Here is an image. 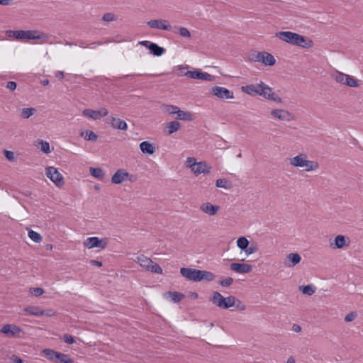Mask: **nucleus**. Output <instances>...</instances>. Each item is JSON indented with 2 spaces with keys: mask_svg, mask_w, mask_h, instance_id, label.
<instances>
[{
  "mask_svg": "<svg viewBox=\"0 0 363 363\" xmlns=\"http://www.w3.org/2000/svg\"><path fill=\"white\" fill-rule=\"evenodd\" d=\"M279 40L302 48H311L313 42L309 38L291 31H280L275 34Z\"/></svg>",
  "mask_w": 363,
  "mask_h": 363,
  "instance_id": "nucleus-1",
  "label": "nucleus"
},
{
  "mask_svg": "<svg viewBox=\"0 0 363 363\" xmlns=\"http://www.w3.org/2000/svg\"><path fill=\"white\" fill-rule=\"evenodd\" d=\"M6 35L8 38L16 40H41L42 43H45L48 40V36L38 30H7Z\"/></svg>",
  "mask_w": 363,
  "mask_h": 363,
  "instance_id": "nucleus-2",
  "label": "nucleus"
},
{
  "mask_svg": "<svg viewBox=\"0 0 363 363\" xmlns=\"http://www.w3.org/2000/svg\"><path fill=\"white\" fill-rule=\"evenodd\" d=\"M289 163L291 166L302 168L306 172L316 171L319 168V164L316 161L308 160V156L304 153L290 158Z\"/></svg>",
  "mask_w": 363,
  "mask_h": 363,
  "instance_id": "nucleus-3",
  "label": "nucleus"
},
{
  "mask_svg": "<svg viewBox=\"0 0 363 363\" xmlns=\"http://www.w3.org/2000/svg\"><path fill=\"white\" fill-rule=\"evenodd\" d=\"M331 77L336 83L342 86L350 88H357L360 86V81L359 79L352 75L343 73L338 70H335L331 74Z\"/></svg>",
  "mask_w": 363,
  "mask_h": 363,
  "instance_id": "nucleus-4",
  "label": "nucleus"
},
{
  "mask_svg": "<svg viewBox=\"0 0 363 363\" xmlns=\"http://www.w3.org/2000/svg\"><path fill=\"white\" fill-rule=\"evenodd\" d=\"M185 165L190 169L195 175L201 174L209 173L211 167L204 161L196 162L194 157H188L186 160Z\"/></svg>",
  "mask_w": 363,
  "mask_h": 363,
  "instance_id": "nucleus-5",
  "label": "nucleus"
},
{
  "mask_svg": "<svg viewBox=\"0 0 363 363\" xmlns=\"http://www.w3.org/2000/svg\"><path fill=\"white\" fill-rule=\"evenodd\" d=\"M136 262L147 271L160 274L162 273V269L158 264L155 263L150 258L143 255L138 256Z\"/></svg>",
  "mask_w": 363,
  "mask_h": 363,
  "instance_id": "nucleus-6",
  "label": "nucleus"
},
{
  "mask_svg": "<svg viewBox=\"0 0 363 363\" xmlns=\"http://www.w3.org/2000/svg\"><path fill=\"white\" fill-rule=\"evenodd\" d=\"M277 104L282 103V99L272 91V89L263 82H259V95Z\"/></svg>",
  "mask_w": 363,
  "mask_h": 363,
  "instance_id": "nucleus-7",
  "label": "nucleus"
},
{
  "mask_svg": "<svg viewBox=\"0 0 363 363\" xmlns=\"http://www.w3.org/2000/svg\"><path fill=\"white\" fill-rule=\"evenodd\" d=\"M270 116L283 122H290L295 120V116L289 111L283 108H274L270 111Z\"/></svg>",
  "mask_w": 363,
  "mask_h": 363,
  "instance_id": "nucleus-8",
  "label": "nucleus"
},
{
  "mask_svg": "<svg viewBox=\"0 0 363 363\" xmlns=\"http://www.w3.org/2000/svg\"><path fill=\"white\" fill-rule=\"evenodd\" d=\"M252 60L257 62H261L266 66H272L276 62L274 57L264 51L255 53L252 57Z\"/></svg>",
  "mask_w": 363,
  "mask_h": 363,
  "instance_id": "nucleus-9",
  "label": "nucleus"
},
{
  "mask_svg": "<svg viewBox=\"0 0 363 363\" xmlns=\"http://www.w3.org/2000/svg\"><path fill=\"white\" fill-rule=\"evenodd\" d=\"M45 174L58 187L65 183L62 174L54 167H48L45 169Z\"/></svg>",
  "mask_w": 363,
  "mask_h": 363,
  "instance_id": "nucleus-10",
  "label": "nucleus"
},
{
  "mask_svg": "<svg viewBox=\"0 0 363 363\" xmlns=\"http://www.w3.org/2000/svg\"><path fill=\"white\" fill-rule=\"evenodd\" d=\"M108 243L107 238L100 239L98 237H90L86 238L84 242V245L88 249L98 247L100 249H105Z\"/></svg>",
  "mask_w": 363,
  "mask_h": 363,
  "instance_id": "nucleus-11",
  "label": "nucleus"
},
{
  "mask_svg": "<svg viewBox=\"0 0 363 363\" xmlns=\"http://www.w3.org/2000/svg\"><path fill=\"white\" fill-rule=\"evenodd\" d=\"M211 93L220 99H234L233 91L223 86H215L212 87Z\"/></svg>",
  "mask_w": 363,
  "mask_h": 363,
  "instance_id": "nucleus-12",
  "label": "nucleus"
},
{
  "mask_svg": "<svg viewBox=\"0 0 363 363\" xmlns=\"http://www.w3.org/2000/svg\"><path fill=\"white\" fill-rule=\"evenodd\" d=\"M180 274L189 281H199L200 269L182 267L180 269Z\"/></svg>",
  "mask_w": 363,
  "mask_h": 363,
  "instance_id": "nucleus-13",
  "label": "nucleus"
},
{
  "mask_svg": "<svg viewBox=\"0 0 363 363\" xmlns=\"http://www.w3.org/2000/svg\"><path fill=\"white\" fill-rule=\"evenodd\" d=\"M147 26L154 29L170 30L172 28L169 22L166 19H154L147 22Z\"/></svg>",
  "mask_w": 363,
  "mask_h": 363,
  "instance_id": "nucleus-14",
  "label": "nucleus"
},
{
  "mask_svg": "<svg viewBox=\"0 0 363 363\" xmlns=\"http://www.w3.org/2000/svg\"><path fill=\"white\" fill-rule=\"evenodd\" d=\"M186 76L191 79H202L205 81L211 82L215 79V77L207 73V72H202L198 70L194 71H188L186 72Z\"/></svg>",
  "mask_w": 363,
  "mask_h": 363,
  "instance_id": "nucleus-15",
  "label": "nucleus"
},
{
  "mask_svg": "<svg viewBox=\"0 0 363 363\" xmlns=\"http://www.w3.org/2000/svg\"><path fill=\"white\" fill-rule=\"evenodd\" d=\"M140 43L141 45L145 46L146 48H147L150 50V52L152 55H155V56H158V57L161 56L165 52L164 48H163L162 47L159 46L156 43H151V42L147 41V40L142 41Z\"/></svg>",
  "mask_w": 363,
  "mask_h": 363,
  "instance_id": "nucleus-16",
  "label": "nucleus"
},
{
  "mask_svg": "<svg viewBox=\"0 0 363 363\" xmlns=\"http://www.w3.org/2000/svg\"><path fill=\"white\" fill-rule=\"evenodd\" d=\"M107 123H109L111 125V127L114 129L121 130H126L128 129L127 123L119 118L109 116L107 118Z\"/></svg>",
  "mask_w": 363,
  "mask_h": 363,
  "instance_id": "nucleus-17",
  "label": "nucleus"
},
{
  "mask_svg": "<svg viewBox=\"0 0 363 363\" xmlns=\"http://www.w3.org/2000/svg\"><path fill=\"white\" fill-rule=\"evenodd\" d=\"M230 269L237 273L247 274L252 270V266L245 263H232Z\"/></svg>",
  "mask_w": 363,
  "mask_h": 363,
  "instance_id": "nucleus-18",
  "label": "nucleus"
},
{
  "mask_svg": "<svg viewBox=\"0 0 363 363\" xmlns=\"http://www.w3.org/2000/svg\"><path fill=\"white\" fill-rule=\"evenodd\" d=\"M301 260V257L298 253H289L284 261V265L287 267H294Z\"/></svg>",
  "mask_w": 363,
  "mask_h": 363,
  "instance_id": "nucleus-19",
  "label": "nucleus"
},
{
  "mask_svg": "<svg viewBox=\"0 0 363 363\" xmlns=\"http://www.w3.org/2000/svg\"><path fill=\"white\" fill-rule=\"evenodd\" d=\"M127 176L128 172L124 169H120L114 173L111 180L113 184H120L126 181Z\"/></svg>",
  "mask_w": 363,
  "mask_h": 363,
  "instance_id": "nucleus-20",
  "label": "nucleus"
},
{
  "mask_svg": "<svg viewBox=\"0 0 363 363\" xmlns=\"http://www.w3.org/2000/svg\"><path fill=\"white\" fill-rule=\"evenodd\" d=\"M0 332L9 336H15L21 332V329L16 325L6 324L0 330Z\"/></svg>",
  "mask_w": 363,
  "mask_h": 363,
  "instance_id": "nucleus-21",
  "label": "nucleus"
},
{
  "mask_svg": "<svg viewBox=\"0 0 363 363\" xmlns=\"http://www.w3.org/2000/svg\"><path fill=\"white\" fill-rule=\"evenodd\" d=\"M220 207L217 205H212L211 203H204L200 206V210L209 215L214 216L218 211Z\"/></svg>",
  "mask_w": 363,
  "mask_h": 363,
  "instance_id": "nucleus-22",
  "label": "nucleus"
},
{
  "mask_svg": "<svg viewBox=\"0 0 363 363\" xmlns=\"http://www.w3.org/2000/svg\"><path fill=\"white\" fill-rule=\"evenodd\" d=\"M259 83L257 84H249L246 86H242L241 87V90L242 92L247 94L255 96L259 95Z\"/></svg>",
  "mask_w": 363,
  "mask_h": 363,
  "instance_id": "nucleus-23",
  "label": "nucleus"
},
{
  "mask_svg": "<svg viewBox=\"0 0 363 363\" xmlns=\"http://www.w3.org/2000/svg\"><path fill=\"white\" fill-rule=\"evenodd\" d=\"M139 147L141 152L144 154L152 155L156 150L155 146L148 141L140 143Z\"/></svg>",
  "mask_w": 363,
  "mask_h": 363,
  "instance_id": "nucleus-24",
  "label": "nucleus"
},
{
  "mask_svg": "<svg viewBox=\"0 0 363 363\" xmlns=\"http://www.w3.org/2000/svg\"><path fill=\"white\" fill-rule=\"evenodd\" d=\"M346 242V238L344 235H337L334 239V242L330 244L333 248H342L344 246L347 245Z\"/></svg>",
  "mask_w": 363,
  "mask_h": 363,
  "instance_id": "nucleus-25",
  "label": "nucleus"
},
{
  "mask_svg": "<svg viewBox=\"0 0 363 363\" xmlns=\"http://www.w3.org/2000/svg\"><path fill=\"white\" fill-rule=\"evenodd\" d=\"M211 301L218 306V308H221L223 306V303L224 301V297L218 291H214L212 294V296L211 298Z\"/></svg>",
  "mask_w": 363,
  "mask_h": 363,
  "instance_id": "nucleus-26",
  "label": "nucleus"
},
{
  "mask_svg": "<svg viewBox=\"0 0 363 363\" xmlns=\"http://www.w3.org/2000/svg\"><path fill=\"white\" fill-rule=\"evenodd\" d=\"M180 128H181V124L179 121H174L169 122L166 125L167 133L168 135H172L174 133L179 130L180 129Z\"/></svg>",
  "mask_w": 363,
  "mask_h": 363,
  "instance_id": "nucleus-27",
  "label": "nucleus"
},
{
  "mask_svg": "<svg viewBox=\"0 0 363 363\" xmlns=\"http://www.w3.org/2000/svg\"><path fill=\"white\" fill-rule=\"evenodd\" d=\"M177 118L179 120L186 121H191L194 120L193 114L189 111H182L179 108L177 113Z\"/></svg>",
  "mask_w": 363,
  "mask_h": 363,
  "instance_id": "nucleus-28",
  "label": "nucleus"
},
{
  "mask_svg": "<svg viewBox=\"0 0 363 363\" xmlns=\"http://www.w3.org/2000/svg\"><path fill=\"white\" fill-rule=\"evenodd\" d=\"M24 311L34 316H43L44 315V311L38 306H28L25 308Z\"/></svg>",
  "mask_w": 363,
  "mask_h": 363,
  "instance_id": "nucleus-29",
  "label": "nucleus"
},
{
  "mask_svg": "<svg viewBox=\"0 0 363 363\" xmlns=\"http://www.w3.org/2000/svg\"><path fill=\"white\" fill-rule=\"evenodd\" d=\"M215 278H216V276L213 273L208 272V271L200 270L199 281H213Z\"/></svg>",
  "mask_w": 363,
  "mask_h": 363,
  "instance_id": "nucleus-30",
  "label": "nucleus"
},
{
  "mask_svg": "<svg viewBox=\"0 0 363 363\" xmlns=\"http://www.w3.org/2000/svg\"><path fill=\"white\" fill-rule=\"evenodd\" d=\"M236 303V298L233 296H229L224 297V301L223 303L222 309H228L230 307L234 306Z\"/></svg>",
  "mask_w": 363,
  "mask_h": 363,
  "instance_id": "nucleus-31",
  "label": "nucleus"
},
{
  "mask_svg": "<svg viewBox=\"0 0 363 363\" xmlns=\"http://www.w3.org/2000/svg\"><path fill=\"white\" fill-rule=\"evenodd\" d=\"M35 112V108H23L21 110L20 116L23 118L28 119L34 115Z\"/></svg>",
  "mask_w": 363,
  "mask_h": 363,
  "instance_id": "nucleus-32",
  "label": "nucleus"
},
{
  "mask_svg": "<svg viewBox=\"0 0 363 363\" xmlns=\"http://www.w3.org/2000/svg\"><path fill=\"white\" fill-rule=\"evenodd\" d=\"M90 174L95 178L99 179H103L105 175L104 170L101 168L97 167H90L89 169Z\"/></svg>",
  "mask_w": 363,
  "mask_h": 363,
  "instance_id": "nucleus-33",
  "label": "nucleus"
},
{
  "mask_svg": "<svg viewBox=\"0 0 363 363\" xmlns=\"http://www.w3.org/2000/svg\"><path fill=\"white\" fill-rule=\"evenodd\" d=\"M81 135L88 141L94 142L96 141L98 138L97 135L92 130H89L82 132Z\"/></svg>",
  "mask_w": 363,
  "mask_h": 363,
  "instance_id": "nucleus-34",
  "label": "nucleus"
},
{
  "mask_svg": "<svg viewBox=\"0 0 363 363\" xmlns=\"http://www.w3.org/2000/svg\"><path fill=\"white\" fill-rule=\"evenodd\" d=\"M43 353L50 360L55 362L56 359L59 357V352L55 351L51 349H44Z\"/></svg>",
  "mask_w": 363,
  "mask_h": 363,
  "instance_id": "nucleus-35",
  "label": "nucleus"
},
{
  "mask_svg": "<svg viewBox=\"0 0 363 363\" xmlns=\"http://www.w3.org/2000/svg\"><path fill=\"white\" fill-rule=\"evenodd\" d=\"M161 108L164 113L172 115L177 114L179 107L174 105L164 104L162 106Z\"/></svg>",
  "mask_w": 363,
  "mask_h": 363,
  "instance_id": "nucleus-36",
  "label": "nucleus"
},
{
  "mask_svg": "<svg viewBox=\"0 0 363 363\" xmlns=\"http://www.w3.org/2000/svg\"><path fill=\"white\" fill-rule=\"evenodd\" d=\"M59 357L56 359L55 363H73L72 359L69 357L67 354L59 352Z\"/></svg>",
  "mask_w": 363,
  "mask_h": 363,
  "instance_id": "nucleus-37",
  "label": "nucleus"
},
{
  "mask_svg": "<svg viewBox=\"0 0 363 363\" xmlns=\"http://www.w3.org/2000/svg\"><path fill=\"white\" fill-rule=\"evenodd\" d=\"M236 243L238 247L245 252L250 242L245 237H240L238 239Z\"/></svg>",
  "mask_w": 363,
  "mask_h": 363,
  "instance_id": "nucleus-38",
  "label": "nucleus"
},
{
  "mask_svg": "<svg viewBox=\"0 0 363 363\" xmlns=\"http://www.w3.org/2000/svg\"><path fill=\"white\" fill-rule=\"evenodd\" d=\"M216 186L218 188L229 189L231 186V184L225 179H218L216 182Z\"/></svg>",
  "mask_w": 363,
  "mask_h": 363,
  "instance_id": "nucleus-39",
  "label": "nucleus"
},
{
  "mask_svg": "<svg viewBox=\"0 0 363 363\" xmlns=\"http://www.w3.org/2000/svg\"><path fill=\"white\" fill-rule=\"evenodd\" d=\"M82 114L84 116L91 118L94 120H98L99 119V113H97V111L92 110V109H84L82 111Z\"/></svg>",
  "mask_w": 363,
  "mask_h": 363,
  "instance_id": "nucleus-40",
  "label": "nucleus"
},
{
  "mask_svg": "<svg viewBox=\"0 0 363 363\" xmlns=\"http://www.w3.org/2000/svg\"><path fill=\"white\" fill-rule=\"evenodd\" d=\"M28 237L31 240L37 243L40 242L42 240V236L40 235V234L33 230H30L28 231Z\"/></svg>",
  "mask_w": 363,
  "mask_h": 363,
  "instance_id": "nucleus-41",
  "label": "nucleus"
},
{
  "mask_svg": "<svg viewBox=\"0 0 363 363\" xmlns=\"http://www.w3.org/2000/svg\"><path fill=\"white\" fill-rule=\"evenodd\" d=\"M300 290L302 291L303 294L311 296L315 293V288L313 285L309 284L307 286H301Z\"/></svg>",
  "mask_w": 363,
  "mask_h": 363,
  "instance_id": "nucleus-42",
  "label": "nucleus"
},
{
  "mask_svg": "<svg viewBox=\"0 0 363 363\" xmlns=\"http://www.w3.org/2000/svg\"><path fill=\"white\" fill-rule=\"evenodd\" d=\"M168 295L174 303L179 302L184 297V294L177 291L169 292Z\"/></svg>",
  "mask_w": 363,
  "mask_h": 363,
  "instance_id": "nucleus-43",
  "label": "nucleus"
},
{
  "mask_svg": "<svg viewBox=\"0 0 363 363\" xmlns=\"http://www.w3.org/2000/svg\"><path fill=\"white\" fill-rule=\"evenodd\" d=\"M39 144H40V150L41 151H43L44 153L45 154H49L51 152V149H50V144L46 142V141H43V140H40L39 142Z\"/></svg>",
  "mask_w": 363,
  "mask_h": 363,
  "instance_id": "nucleus-44",
  "label": "nucleus"
},
{
  "mask_svg": "<svg viewBox=\"0 0 363 363\" xmlns=\"http://www.w3.org/2000/svg\"><path fill=\"white\" fill-rule=\"evenodd\" d=\"M102 19L106 22H112L117 19V16L113 13H106L104 14Z\"/></svg>",
  "mask_w": 363,
  "mask_h": 363,
  "instance_id": "nucleus-45",
  "label": "nucleus"
},
{
  "mask_svg": "<svg viewBox=\"0 0 363 363\" xmlns=\"http://www.w3.org/2000/svg\"><path fill=\"white\" fill-rule=\"evenodd\" d=\"M178 32H179V34L182 37L186 38H191V33L186 28L180 27V28H179Z\"/></svg>",
  "mask_w": 363,
  "mask_h": 363,
  "instance_id": "nucleus-46",
  "label": "nucleus"
},
{
  "mask_svg": "<svg viewBox=\"0 0 363 363\" xmlns=\"http://www.w3.org/2000/svg\"><path fill=\"white\" fill-rule=\"evenodd\" d=\"M257 251V246L256 244L252 243L250 246L247 247V249L245 250L246 255H250Z\"/></svg>",
  "mask_w": 363,
  "mask_h": 363,
  "instance_id": "nucleus-47",
  "label": "nucleus"
},
{
  "mask_svg": "<svg viewBox=\"0 0 363 363\" xmlns=\"http://www.w3.org/2000/svg\"><path fill=\"white\" fill-rule=\"evenodd\" d=\"M29 291L31 294L36 297L41 296L44 293V290L39 287L30 288Z\"/></svg>",
  "mask_w": 363,
  "mask_h": 363,
  "instance_id": "nucleus-48",
  "label": "nucleus"
},
{
  "mask_svg": "<svg viewBox=\"0 0 363 363\" xmlns=\"http://www.w3.org/2000/svg\"><path fill=\"white\" fill-rule=\"evenodd\" d=\"M233 282V279L231 277H227L223 280L219 281V284L224 287H228L230 286Z\"/></svg>",
  "mask_w": 363,
  "mask_h": 363,
  "instance_id": "nucleus-49",
  "label": "nucleus"
},
{
  "mask_svg": "<svg viewBox=\"0 0 363 363\" xmlns=\"http://www.w3.org/2000/svg\"><path fill=\"white\" fill-rule=\"evenodd\" d=\"M4 155H5L6 158L8 160L11 161V162L15 160V155H14L13 152L10 151V150H5Z\"/></svg>",
  "mask_w": 363,
  "mask_h": 363,
  "instance_id": "nucleus-50",
  "label": "nucleus"
},
{
  "mask_svg": "<svg viewBox=\"0 0 363 363\" xmlns=\"http://www.w3.org/2000/svg\"><path fill=\"white\" fill-rule=\"evenodd\" d=\"M237 310L242 311L246 308L245 305L240 300L236 298V303L234 305Z\"/></svg>",
  "mask_w": 363,
  "mask_h": 363,
  "instance_id": "nucleus-51",
  "label": "nucleus"
},
{
  "mask_svg": "<svg viewBox=\"0 0 363 363\" xmlns=\"http://www.w3.org/2000/svg\"><path fill=\"white\" fill-rule=\"evenodd\" d=\"M357 317V313L355 312H350L347 314L345 317V320L346 322H351L354 320Z\"/></svg>",
  "mask_w": 363,
  "mask_h": 363,
  "instance_id": "nucleus-52",
  "label": "nucleus"
},
{
  "mask_svg": "<svg viewBox=\"0 0 363 363\" xmlns=\"http://www.w3.org/2000/svg\"><path fill=\"white\" fill-rule=\"evenodd\" d=\"M63 340L67 344H73L75 342L74 338L68 334L64 335Z\"/></svg>",
  "mask_w": 363,
  "mask_h": 363,
  "instance_id": "nucleus-53",
  "label": "nucleus"
},
{
  "mask_svg": "<svg viewBox=\"0 0 363 363\" xmlns=\"http://www.w3.org/2000/svg\"><path fill=\"white\" fill-rule=\"evenodd\" d=\"M97 113H99V119H100L101 117L106 116L108 113L107 109L105 108H100L97 111Z\"/></svg>",
  "mask_w": 363,
  "mask_h": 363,
  "instance_id": "nucleus-54",
  "label": "nucleus"
},
{
  "mask_svg": "<svg viewBox=\"0 0 363 363\" xmlns=\"http://www.w3.org/2000/svg\"><path fill=\"white\" fill-rule=\"evenodd\" d=\"M100 43H92L89 45H85L83 42L79 43V46L82 48L90 47L91 48H96L98 45H101Z\"/></svg>",
  "mask_w": 363,
  "mask_h": 363,
  "instance_id": "nucleus-55",
  "label": "nucleus"
},
{
  "mask_svg": "<svg viewBox=\"0 0 363 363\" xmlns=\"http://www.w3.org/2000/svg\"><path fill=\"white\" fill-rule=\"evenodd\" d=\"M17 87V84L15 82H9L6 84V88L11 91H14Z\"/></svg>",
  "mask_w": 363,
  "mask_h": 363,
  "instance_id": "nucleus-56",
  "label": "nucleus"
},
{
  "mask_svg": "<svg viewBox=\"0 0 363 363\" xmlns=\"http://www.w3.org/2000/svg\"><path fill=\"white\" fill-rule=\"evenodd\" d=\"M137 180V176L135 174H131L128 172V176L126 177V181H129L130 182H135Z\"/></svg>",
  "mask_w": 363,
  "mask_h": 363,
  "instance_id": "nucleus-57",
  "label": "nucleus"
},
{
  "mask_svg": "<svg viewBox=\"0 0 363 363\" xmlns=\"http://www.w3.org/2000/svg\"><path fill=\"white\" fill-rule=\"evenodd\" d=\"M90 263L91 265H94V266H96L98 267H101L102 266V262H99V261H97V260H91L90 261Z\"/></svg>",
  "mask_w": 363,
  "mask_h": 363,
  "instance_id": "nucleus-58",
  "label": "nucleus"
},
{
  "mask_svg": "<svg viewBox=\"0 0 363 363\" xmlns=\"http://www.w3.org/2000/svg\"><path fill=\"white\" fill-rule=\"evenodd\" d=\"M55 75L56 77L60 78V79L64 78V76H65L63 72H62V71H56L55 72Z\"/></svg>",
  "mask_w": 363,
  "mask_h": 363,
  "instance_id": "nucleus-59",
  "label": "nucleus"
},
{
  "mask_svg": "<svg viewBox=\"0 0 363 363\" xmlns=\"http://www.w3.org/2000/svg\"><path fill=\"white\" fill-rule=\"evenodd\" d=\"M293 330L296 333H299L301 330V328L300 325L294 324L292 327Z\"/></svg>",
  "mask_w": 363,
  "mask_h": 363,
  "instance_id": "nucleus-60",
  "label": "nucleus"
},
{
  "mask_svg": "<svg viewBox=\"0 0 363 363\" xmlns=\"http://www.w3.org/2000/svg\"><path fill=\"white\" fill-rule=\"evenodd\" d=\"M54 315V312L52 310H48L47 311H44V315L45 316H52Z\"/></svg>",
  "mask_w": 363,
  "mask_h": 363,
  "instance_id": "nucleus-61",
  "label": "nucleus"
},
{
  "mask_svg": "<svg viewBox=\"0 0 363 363\" xmlns=\"http://www.w3.org/2000/svg\"><path fill=\"white\" fill-rule=\"evenodd\" d=\"M11 0H0V4L1 5H8L9 4Z\"/></svg>",
  "mask_w": 363,
  "mask_h": 363,
  "instance_id": "nucleus-62",
  "label": "nucleus"
},
{
  "mask_svg": "<svg viewBox=\"0 0 363 363\" xmlns=\"http://www.w3.org/2000/svg\"><path fill=\"white\" fill-rule=\"evenodd\" d=\"M286 363H296L295 359L293 357H290L287 359Z\"/></svg>",
  "mask_w": 363,
  "mask_h": 363,
  "instance_id": "nucleus-63",
  "label": "nucleus"
},
{
  "mask_svg": "<svg viewBox=\"0 0 363 363\" xmlns=\"http://www.w3.org/2000/svg\"><path fill=\"white\" fill-rule=\"evenodd\" d=\"M15 363H23V360L20 358H17L16 360H15Z\"/></svg>",
  "mask_w": 363,
  "mask_h": 363,
  "instance_id": "nucleus-64",
  "label": "nucleus"
}]
</instances>
